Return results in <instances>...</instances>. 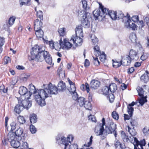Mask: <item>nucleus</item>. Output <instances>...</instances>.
<instances>
[{
    "label": "nucleus",
    "instance_id": "17",
    "mask_svg": "<svg viewBox=\"0 0 149 149\" xmlns=\"http://www.w3.org/2000/svg\"><path fill=\"white\" fill-rule=\"evenodd\" d=\"M100 82L98 80H93L90 83V88L94 89L97 88L100 86Z\"/></svg>",
    "mask_w": 149,
    "mask_h": 149
},
{
    "label": "nucleus",
    "instance_id": "45",
    "mask_svg": "<svg viewBox=\"0 0 149 149\" xmlns=\"http://www.w3.org/2000/svg\"><path fill=\"white\" fill-rule=\"evenodd\" d=\"M91 38L92 42H93L94 45H95L98 41V39L94 35H91Z\"/></svg>",
    "mask_w": 149,
    "mask_h": 149
},
{
    "label": "nucleus",
    "instance_id": "49",
    "mask_svg": "<svg viewBox=\"0 0 149 149\" xmlns=\"http://www.w3.org/2000/svg\"><path fill=\"white\" fill-rule=\"evenodd\" d=\"M16 123L15 122L13 121L10 124V126L11 127V131H13L16 128Z\"/></svg>",
    "mask_w": 149,
    "mask_h": 149
},
{
    "label": "nucleus",
    "instance_id": "25",
    "mask_svg": "<svg viewBox=\"0 0 149 149\" xmlns=\"http://www.w3.org/2000/svg\"><path fill=\"white\" fill-rule=\"evenodd\" d=\"M128 131L130 134L132 136H135L136 134V132L134 129V127H131L128 126Z\"/></svg>",
    "mask_w": 149,
    "mask_h": 149
},
{
    "label": "nucleus",
    "instance_id": "2",
    "mask_svg": "<svg viewBox=\"0 0 149 149\" xmlns=\"http://www.w3.org/2000/svg\"><path fill=\"white\" fill-rule=\"evenodd\" d=\"M31 56L29 58L30 60H34L37 62H42L44 59L48 64L51 65L52 58L49 53L42 49L41 47L36 45L31 51Z\"/></svg>",
    "mask_w": 149,
    "mask_h": 149
},
{
    "label": "nucleus",
    "instance_id": "64",
    "mask_svg": "<svg viewBox=\"0 0 149 149\" xmlns=\"http://www.w3.org/2000/svg\"><path fill=\"white\" fill-rule=\"evenodd\" d=\"M132 20L134 22H136L139 20V18L138 16H133L132 17Z\"/></svg>",
    "mask_w": 149,
    "mask_h": 149
},
{
    "label": "nucleus",
    "instance_id": "30",
    "mask_svg": "<svg viewBox=\"0 0 149 149\" xmlns=\"http://www.w3.org/2000/svg\"><path fill=\"white\" fill-rule=\"evenodd\" d=\"M29 118L30 122L32 123H34L37 121V116L34 114L30 115Z\"/></svg>",
    "mask_w": 149,
    "mask_h": 149
},
{
    "label": "nucleus",
    "instance_id": "38",
    "mask_svg": "<svg viewBox=\"0 0 149 149\" xmlns=\"http://www.w3.org/2000/svg\"><path fill=\"white\" fill-rule=\"evenodd\" d=\"M129 38L131 41L133 43L136 42L137 40V38L136 35L134 33L130 34Z\"/></svg>",
    "mask_w": 149,
    "mask_h": 149
},
{
    "label": "nucleus",
    "instance_id": "6",
    "mask_svg": "<svg viewBox=\"0 0 149 149\" xmlns=\"http://www.w3.org/2000/svg\"><path fill=\"white\" fill-rule=\"evenodd\" d=\"M99 9L95 10L93 12V16L95 18V19H100V17L103 19L105 17V14L104 11L106 12L105 8L103 6L101 3H99Z\"/></svg>",
    "mask_w": 149,
    "mask_h": 149
},
{
    "label": "nucleus",
    "instance_id": "44",
    "mask_svg": "<svg viewBox=\"0 0 149 149\" xmlns=\"http://www.w3.org/2000/svg\"><path fill=\"white\" fill-rule=\"evenodd\" d=\"M72 95V97L73 100H76L79 98L78 97V95L77 93L75 91L74 92H72L70 93Z\"/></svg>",
    "mask_w": 149,
    "mask_h": 149
},
{
    "label": "nucleus",
    "instance_id": "60",
    "mask_svg": "<svg viewBox=\"0 0 149 149\" xmlns=\"http://www.w3.org/2000/svg\"><path fill=\"white\" fill-rule=\"evenodd\" d=\"M88 119L89 120H92L93 122H96V120L95 116L93 115H90L88 117Z\"/></svg>",
    "mask_w": 149,
    "mask_h": 149
},
{
    "label": "nucleus",
    "instance_id": "50",
    "mask_svg": "<svg viewBox=\"0 0 149 149\" xmlns=\"http://www.w3.org/2000/svg\"><path fill=\"white\" fill-rule=\"evenodd\" d=\"M31 0H27L26 2H21L20 4V6L23 5L29 6L31 5Z\"/></svg>",
    "mask_w": 149,
    "mask_h": 149
},
{
    "label": "nucleus",
    "instance_id": "39",
    "mask_svg": "<svg viewBox=\"0 0 149 149\" xmlns=\"http://www.w3.org/2000/svg\"><path fill=\"white\" fill-rule=\"evenodd\" d=\"M100 56V61L103 63H104L106 60V56L104 53L102 52L101 53V54L99 55Z\"/></svg>",
    "mask_w": 149,
    "mask_h": 149
},
{
    "label": "nucleus",
    "instance_id": "26",
    "mask_svg": "<svg viewBox=\"0 0 149 149\" xmlns=\"http://www.w3.org/2000/svg\"><path fill=\"white\" fill-rule=\"evenodd\" d=\"M23 131V130L22 128L19 127L14 132L16 137L17 136L19 138L20 137V139H21L22 138L21 137V136L22 135Z\"/></svg>",
    "mask_w": 149,
    "mask_h": 149
},
{
    "label": "nucleus",
    "instance_id": "23",
    "mask_svg": "<svg viewBox=\"0 0 149 149\" xmlns=\"http://www.w3.org/2000/svg\"><path fill=\"white\" fill-rule=\"evenodd\" d=\"M113 61V66L115 68L120 67L121 65H123L122 59H121L120 61L117 60H112Z\"/></svg>",
    "mask_w": 149,
    "mask_h": 149
},
{
    "label": "nucleus",
    "instance_id": "31",
    "mask_svg": "<svg viewBox=\"0 0 149 149\" xmlns=\"http://www.w3.org/2000/svg\"><path fill=\"white\" fill-rule=\"evenodd\" d=\"M35 31L36 35L38 38H41L43 37L44 33L42 29Z\"/></svg>",
    "mask_w": 149,
    "mask_h": 149
},
{
    "label": "nucleus",
    "instance_id": "12",
    "mask_svg": "<svg viewBox=\"0 0 149 149\" xmlns=\"http://www.w3.org/2000/svg\"><path fill=\"white\" fill-rule=\"evenodd\" d=\"M102 125L100 126L99 130H97L95 129V132L97 136L102 135L103 134V133L104 132V128L103 127L104 125H105V119L103 118L102 120Z\"/></svg>",
    "mask_w": 149,
    "mask_h": 149
},
{
    "label": "nucleus",
    "instance_id": "48",
    "mask_svg": "<svg viewBox=\"0 0 149 149\" xmlns=\"http://www.w3.org/2000/svg\"><path fill=\"white\" fill-rule=\"evenodd\" d=\"M37 16L41 20L43 19V14L42 11L39 10L37 12Z\"/></svg>",
    "mask_w": 149,
    "mask_h": 149
},
{
    "label": "nucleus",
    "instance_id": "37",
    "mask_svg": "<svg viewBox=\"0 0 149 149\" xmlns=\"http://www.w3.org/2000/svg\"><path fill=\"white\" fill-rule=\"evenodd\" d=\"M95 52V54L96 56H99L101 54V52L100 50L99 47L98 46H95L94 48Z\"/></svg>",
    "mask_w": 149,
    "mask_h": 149
},
{
    "label": "nucleus",
    "instance_id": "29",
    "mask_svg": "<svg viewBox=\"0 0 149 149\" xmlns=\"http://www.w3.org/2000/svg\"><path fill=\"white\" fill-rule=\"evenodd\" d=\"M109 88L111 93H113L115 92L117 88V85L115 83H112L110 84Z\"/></svg>",
    "mask_w": 149,
    "mask_h": 149
},
{
    "label": "nucleus",
    "instance_id": "52",
    "mask_svg": "<svg viewBox=\"0 0 149 149\" xmlns=\"http://www.w3.org/2000/svg\"><path fill=\"white\" fill-rule=\"evenodd\" d=\"M112 117L115 119L118 120V115L116 111H113L112 114Z\"/></svg>",
    "mask_w": 149,
    "mask_h": 149
},
{
    "label": "nucleus",
    "instance_id": "21",
    "mask_svg": "<svg viewBox=\"0 0 149 149\" xmlns=\"http://www.w3.org/2000/svg\"><path fill=\"white\" fill-rule=\"evenodd\" d=\"M16 136L15 137V135L14 132L13 131H10L8 134L7 137V140L8 142H10L11 141H13L16 139Z\"/></svg>",
    "mask_w": 149,
    "mask_h": 149
},
{
    "label": "nucleus",
    "instance_id": "42",
    "mask_svg": "<svg viewBox=\"0 0 149 149\" xmlns=\"http://www.w3.org/2000/svg\"><path fill=\"white\" fill-rule=\"evenodd\" d=\"M20 149H28V144L26 142H23L19 146Z\"/></svg>",
    "mask_w": 149,
    "mask_h": 149
},
{
    "label": "nucleus",
    "instance_id": "13",
    "mask_svg": "<svg viewBox=\"0 0 149 149\" xmlns=\"http://www.w3.org/2000/svg\"><path fill=\"white\" fill-rule=\"evenodd\" d=\"M105 9H106V12L104 11L105 16L107 15H108L113 20H115L117 18L116 16L117 13L116 12L112 10H109V9L105 8Z\"/></svg>",
    "mask_w": 149,
    "mask_h": 149
},
{
    "label": "nucleus",
    "instance_id": "14",
    "mask_svg": "<svg viewBox=\"0 0 149 149\" xmlns=\"http://www.w3.org/2000/svg\"><path fill=\"white\" fill-rule=\"evenodd\" d=\"M42 23L41 20H39L38 19H36L34 22V30L35 31H37L41 30L42 28Z\"/></svg>",
    "mask_w": 149,
    "mask_h": 149
},
{
    "label": "nucleus",
    "instance_id": "47",
    "mask_svg": "<svg viewBox=\"0 0 149 149\" xmlns=\"http://www.w3.org/2000/svg\"><path fill=\"white\" fill-rule=\"evenodd\" d=\"M127 112L130 116H132L134 111V108L132 107L127 106Z\"/></svg>",
    "mask_w": 149,
    "mask_h": 149
},
{
    "label": "nucleus",
    "instance_id": "5",
    "mask_svg": "<svg viewBox=\"0 0 149 149\" xmlns=\"http://www.w3.org/2000/svg\"><path fill=\"white\" fill-rule=\"evenodd\" d=\"M108 123L106 124V127L104 129V132L107 134H113L115 137L117 134L116 125L112 121L109 120Z\"/></svg>",
    "mask_w": 149,
    "mask_h": 149
},
{
    "label": "nucleus",
    "instance_id": "40",
    "mask_svg": "<svg viewBox=\"0 0 149 149\" xmlns=\"http://www.w3.org/2000/svg\"><path fill=\"white\" fill-rule=\"evenodd\" d=\"M17 119L18 122L21 124H24L26 122V120H25L24 118L21 116H19L17 117Z\"/></svg>",
    "mask_w": 149,
    "mask_h": 149
},
{
    "label": "nucleus",
    "instance_id": "41",
    "mask_svg": "<svg viewBox=\"0 0 149 149\" xmlns=\"http://www.w3.org/2000/svg\"><path fill=\"white\" fill-rule=\"evenodd\" d=\"M141 97L139 100V103L141 106H143L144 104L147 101L146 98L144 96Z\"/></svg>",
    "mask_w": 149,
    "mask_h": 149
},
{
    "label": "nucleus",
    "instance_id": "51",
    "mask_svg": "<svg viewBox=\"0 0 149 149\" xmlns=\"http://www.w3.org/2000/svg\"><path fill=\"white\" fill-rule=\"evenodd\" d=\"M30 130L32 134L35 133L36 131V127L32 125H31L30 126Z\"/></svg>",
    "mask_w": 149,
    "mask_h": 149
},
{
    "label": "nucleus",
    "instance_id": "18",
    "mask_svg": "<svg viewBox=\"0 0 149 149\" xmlns=\"http://www.w3.org/2000/svg\"><path fill=\"white\" fill-rule=\"evenodd\" d=\"M58 91H63L66 88V86L65 83L62 81H61L58 83Z\"/></svg>",
    "mask_w": 149,
    "mask_h": 149
},
{
    "label": "nucleus",
    "instance_id": "55",
    "mask_svg": "<svg viewBox=\"0 0 149 149\" xmlns=\"http://www.w3.org/2000/svg\"><path fill=\"white\" fill-rule=\"evenodd\" d=\"M48 43L49 45V47L51 49H53L54 48L55 44L54 42L52 40L51 41H49L48 42Z\"/></svg>",
    "mask_w": 149,
    "mask_h": 149
},
{
    "label": "nucleus",
    "instance_id": "32",
    "mask_svg": "<svg viewBox=\"0 0 149 149\" xmlns=\"http://www.w3.org/2000/svg\"><path fill=\"white\" fill-rule=\"evenodd\" d=\"M132 60H133L128 58L127 56L125 59H124L123 61L122 60L123 65L126 66L129 65L130 64Z\"/></svg>",
    "mask_w": 149,
    "mask_h": 149
},
{
    "label": "nucleus",
    "instance_id": "9",
    "mask_svg": "<svg viewBox=\"0 0 149 149\" xmlns=\"http://www.w3.org/2000/svg\"><path fill=\"white\" fill-rule=\"evenodd\" d=\"M81 36H72L70 39V41H72L75 47L78 45H81L82 42V39L81 38Z\"/></svg>",
    "mask_w": 149,
    "mask_h": 149
},
{
    "label": "nucleus",
    "instance_id": "24",
    "mask_svg": "<svg viewBox=\"0 0 149 149\" xmlns=\"http://www.w3.org/2000/svg\"><path fill=\"white\" fill-rule=\"evenodd\" d=\"M114 145L116 149H123L125 147V145L120 143L118 140L115 141Z\"/></svg>",
    "mask_w": 149,
    "mask_h": 149
},
{
    "label": "nucleus",
    "instance_id": "34",
    "mask_svg": "<svg viewBox=\"0 0 149 149\" xmlns=\"http://www.w3.org/2000/svg\"><path fill=\"white\" fill-rule=\"evenodd\" d=\"M141 80L145 83H147L148 81L149 77L147 74L144 73L143 74L141 77Z\"/></svg>",
    "mask_w": 149,
    "mask_h": 149
},
{
    "label": "nucleus",
    "instance_id": "63",
    "mask_svg": "<svg viewBox=\"0 0 149 149\" xmlns=\"http://www.w3.org/2000/svg\"><path fill=\"white\" fill-rule=\"evenodd\" d=\"M130 124L131 127H134V126L137 124V122L134 120H132Z\"/></svg>",
    "mask_w": 149,
    "mask_h": 149
},
{
    "label": "nucleus",
    "instance_id": "57",
    "mask_svg": "<svg viewBox=\"0 0 149 149\" xmlns=\"http://www.w3.org/2000/svg\"><path fill=\"white\" fill-rule=\"evenodd\" d=\"M70 93L72 92H74L76 91V88L75 85H73L70 86V88L68 89Z\"/></svg>",
    "mask_w": 149,
    "mask_h": 149
},
{
    "label": "nucleus",
    "instance_id": "62",
    "mask_svg": "<svg viewBox=\"0 0 149 149\" xmlns=\"http://www.w3.org/2000/svg\"><path fill=\"white\" fill-rule=\"evenodd\" d=\"M110 91L109 87H106L104 90L103 91V93L106 95H109Z\"/></svg>",
    "mask_w": 149,
    "mask_h": 149
},
{
    "label": "nucleus",
    "instance_id": "1",
    "mask_svg": "<svg viewBox=\"0 0 149 149\" xmlns=\"http://www.w3.org/2000/svg\"><path fill=\"white\" fill-rule=\"evenodd\" d=\"M44 88L38 91V94L36 95L35 99L39 105L41 106L46 104L45 99L50 96L51 94H56L58 93V89L54 85L51 83L48 84L43 85Z\"/></svg>",
    "mask_w": 149,
    "mask_h": 149
},
{
    "label": "nucleus",
    "instance_id": "16",
    "mask_svg": "<svg viewBox=\"0 0 149 149\" xmlns=\"http://www.w3.org/2000/svg\"><path fill=\"white\" fill-rule=\"evenodd\" d=\"M56 140L58 141V143H61V144L64 145L65 143L68 140L67 138H66L63 136H61L60 134H58L56 138Z\"/></svg>",
    "mask_w": 149,
    "mask_h": 149
},
{
    "label": "nucleus",
    "instance_id": "46",
    "mask_svg": "<svg viewBox=\"0 0 149 149\" xmlns=\"http://www.w3.org/2000/svg\"><path fill=\"white\" fill-rule=\"evenodd\" d=\"M65 28H63L59 29L58 32L60 36H63L65 34Z\"/></svg>",
    "mask_w": 149,
    "mask_h": 149
},
{
    "label": "nucleus",
    "instance_id": "54",
    "mask_svg": "<svg viewBox=\"0 0 149 149\" xmlns=\"http://www.w3.org/2000/svg\"><path fill=\"white\" fill-rule=\"evenodd\" d=\"M143 131L145 135H147L149 134V129L147 127H145L143 129Z\"/></svg>",
    "mask_w": 149,
    "mask_h": 149
},
{
    "label": "nucleus",
    "instance_id": "28",
    "mask_svg": "<svg viewBox=\"0 0 149 149\" xmlns=\"http://www.w3.org/2000/svg\"><path fill=\"white\" fill-rule=\"evenodd\" d=\"M86 101L85 98L82 97H79L77 100L78 104L81 107L83 106Z\"/></svg>",
    "mask_w": 149,
    "mask_h": 149
},
{
    "label": "nucleus",
    "instance_id": "58",
    "mask_svg": "<svg viewBox=\"0 0 149 149\" xmlns=\"http://www.w3.org/2000/svg\"><path fill=\"white\" fill-rule=\"evenodd\" d=\"M109 100L110 102H113L114 98V95L112 93L109 94Z\"/></svg>",
    "mask_w": 149,
    "mask_h": 149
},
{
    "label": "nucleus",
    "instance_id": "19",
    "mask_svg": "<svg viewBox=\"0 0 149 149\" xmlns=\"http://www.w3.org/2000/svg\"><path fill=\"white\" fill-rule=\"evenodd\" d=\"M62 38H61L60 40H59L58 43L57 42L55 43V48L54 49L57 51L60 50L61 47L63 49V42L62 41Z\"/></svg>",
    "mask_w": 149,
    "mask_h": 149
},
{
    "label": "nucleus",
    "instance_id": "11",
    "mask_svg": "<svg viewBox=\"0 0 149 149\" xmlns=\"http://www.w3.org/2000/svg\"><path fill=\"white\" fill-rule=\"evenodd\" d=\"M127 56L128 58H130L133 60L136 61L139 58L137 52L133 49L130 50L129 52V55Z\"/></svg>",
    "mask_w": 149,
    "mask_h": 149
},
{
    "label": "nucleus",
    "instance_id": "61",
    "mask_svg": "<svg viewBox=\"0 0 149 149\" xmlns=\"http://www.w3.org/2000/svg\"><path fill=\"white\" fill-rule=\"evenodd\" d=\"M0 91L1 92L2 91L4 93H6L7 92L8 88H5L4 86L3 85L0 87Z\"/></svg>",
    "mask_w": 149,
    "mask_h": 149
},
{
    "label": "nucleus",
    "instance_id": "22",
    "mask_svg": "<svg viewBox=\"0 0 149 149\" xmlns=\"http://www.w3.org/2000/svg\"><path fill=\"white\" fill-rule=\"evenodd\" d=\"M17 139H15L13 141H11L10 142L11 146L14 148H17L20 145V143L18 141L16 140Z\"/></svg>",
    "mask_w": 149,
    "mask_h": 149
},
{
    "label": "nucleus",
    "instance_id": "3",
    "mask_svg": "<svg viewBox=\"0 0 149 149\" xmlns=\"http://www.w3.org/2000/svg\"><path fill=\"white\" fill-rule=\"evenodd\" d=\"M18 104L15 107L14 111L19 114L24 109H28L32 105V102L28 100L18 99Z\"/></svg>",
    "mask_w": 149,
    "mask_h": 149
},
{
    "label": "nucleus",
    "instance_id": "53",
    "mask_svg": "<svg viewBox=\"0 0 149 149\" xmlns=\"http://www.w3.org/2000/svg\"><path fill=\"white\" fill-rule=\"evenodd\" d=\"M15 20V18L13 17H10L8 20L9 24L11 26L14 24Z\"/></svg>",
    "mask_w": 149,
    "mask_h": 149
},
{
    "label": "nucleus",
    "instance_id": "27",
    "mask_svg": "<svg viewBox=\"0 0 149 149\" xmlns=\"http://www.w3.org/2000/svg\"><path fill=\"white\" fill-rule=\"evenodd\" d=\"M29 87L30 90L29 93L30 92L31 93L30 94L31 95L32 93L35 94V95H34L35 97L36 95L38 94V92H36L35 87L32 84H30Z\"/></svg>",
    "mask_w": 149,
    "mask_h": 149
},
{
    "label": "nucleus",
    "instance_id": "20",
    "mask_svg": "<svg viewBox=\"0 0 149 149\" xmlns=\"http://www.w3.org/2000/svg\"><path fill=\"white\" fill-rule=\"evenodd\" d=\"M75 36H81L83 37V33L81 26H79L76 27L75 31Z\"/></svg>",
    "mask_w": 149,
    "mask_h": 149
},
{
    "label": "nucleus",
    "instance_id": "35",
    "mask_svg": "<svg viewBox=\"0 0 149 149\" xmlns=\"http://www.w3.org/2000/svg\"><path fill=\"white\" fill-rule=\"evenodd\" d=\"M121 137L122 138L123 141L124 142H128L129 138L126 135V134L124 132L122 131L121 132Z\"/></svg>",
    "mask_w": 149,
    "mask_h": 149
},
{
    "label": "nucleus",
    "instance_id": "8",
    "mask_svg": "<svg viewBox=\"0 0 149 149\" xmlns=\"http://www.w3.org/2000/svg\"><path fill=\"white\" fill-rule=\"evenodd\" d=\"M83 19L82 22V26L85 28H88L90 26V22L88 19L91 18L90 14L85 13L82 16Z\"/></svg>",
    "mask_w": 149,
    "mask_h": 149
},
{
    "label": "nucleus",
    "instance_id": "56",
    "mask_svg": "<svg viewBox=\"0 0 149 149\" xmlns=\"http://www.w3.org/2000/svg\"><path fill=\"white\" fill-rule=\"evenodd\" d=\"M93 62L94 64L96 66H97L100 64V62L98 60V58L97 57L94 58L93 57Z\"/></svg>",
    "mask_w": 149,
    "mask_h": 149
},
{
    "label": "nucleus",
    "instance_id": "33",
    "mask_svg": "<svg viewBox=\"0 0 149 149\" xmlns=\"http://www.w3.org/2000/svg\"><path fill=\"white\" fill-rule=\"evenodd\" d=\"M84 107L87 110H91V104L90 102L88 100H86L84 102Z\"/></svg>",
    "mask_w": 149,
    "mask_h": 149
},
{
    "label": "nucleus",
    "instance_id": "43",
    "mask_svg": "<svg viewBox=\"0 0 149 149\" xmlns=\"http://www.w3.org/2000/svg\"><path fill=\"white\" fill-rule=\"evenodd\" d=\"M136 89L139 96L142 97L144 96L143 89L141 87H139Z\"/></svg>",
    "mask_w": 149,
    "mask_h": 149
},
{
    "label": "nucleus",
    "instance_id": "4",
    "mask_svg": "<svg viewBox=\"0 0 149 149\" xmlns=\"http://www.w3.org/2000/svg\"><path fill=\"white\" fill-rule=\"evenodd\" d=\"M127 17L125 16L124 14L121 11H118L116 14L117 18L123 19L124 18L127 19V21L125 23V26L126 28L132 29V30H135L136 29V25L132 22L130 15L127 14Z\"/></svg>",
    "mask_w": 149,
    "mask_h": 149
},
{
    "label": "nucleus",
    "instance_id": "7",
    "mask_svg": "<svg viewBox=\"0 0 149 149\" xmlns=\"http://www.w3.org/2000/svg\"><path fill=\"white\" fill-rule=\"evenodd\" d=\"M74 137L72 135H69L67 137L68 140L65 143L64 146V149H78V145L75 143L71 144V142L73 141Z\"/></svg>",
    "mask_w": 149,
    "mask_h": 149
},
{
    "label": "nucleus",
    "instance_id": "59",
    "mask_svg": "<svg viewBox=\"0 0 149 149\" xmlns=\"http://www.w3.org/2000/svg\"><path fill=\"white\" fill-rule=\"evenodd\" d=\"M140 142L138 140L137 138L134 137L133 144L134 146V145L138 146L139 145Z\"/></svg>",
    "mask_w": 149,
    "mask_h": 149
},
{
    "label": "nucleus",
    "instance_id": "36",
    "mask_svg": "<svg viewBox=\"0 0 149 149\" xmlns=\"http://www.w3.org/2000/svg\"><path fill=\"white\" fill-rule=\"evenodd\" d=\"M81 88L83 91L86 90L88 93L89 92V85L87 83H86L85 85H82V86L81 87Z\"/></svg>",
    "mask_w": 149,
    "mask_h": 149
},
{
    "label": "nucleus",
    "instance_id": "15",
    "mask_svg": "<svg viewBox=\"0 0 149 149\" xmlns=\"http://www.w3.org/2000/svg\"><path fill=\"white\" fill-rule=\"evenodd\" d=\"M63 49L68 50L72 47V43L68 41L65 38H63Z\"/></svg>",
    "mask_w": 149,
    "mask_h": 149
},
{
    "label": "nucleus",
    "instance_id": "10",
    "mask_svg": "<svg viewBox=\"0 0 149 149\" xmlns=\"http://www.w3.org/2000/svg\"><path fill=\"white\" fill-rule=\"evenodd\" d=\"M19 93L20 95H24L25 97L26 95L28 96V94L29 97H26L28 99L31 96V94H30V93L28 92L27 88L24 86H21L19 87Z\"/></svg>",
    "mask_w": 149,
    "mask_h": 149
}]
</instances>
